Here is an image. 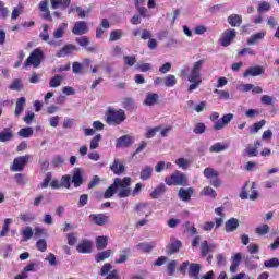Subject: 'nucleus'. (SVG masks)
I'll return each instance as SVG.
<instances>
[{
	"label": "nucleus",
	"instance_id": "nucleus-1",
	"mask_svg": "<svg viewBox=\"0 0 279 279\" xmlns=\"http://www.w3.org/2000/svg\"><path fill=\"white\" fill-rule=\"evenodd\" d=\"M132 178L125 177L123 179L116 178L113 183L105 191L102 197L104 199H110L114 197V194L118 193V197L125 198L132 195Z\"/></svg>",
	"mask_w": 279,
	"mask_h": 279
},
{
	"label": "nucleus",
	"instance_id": "nucleus-2",
	"mask_svg": "<svg viewBox=\"0 0 279 279\" xmlns=\"http://www.w3.org/2000/svg\"><path fill=\"white\" fill-rule=\"evenodd\" d=\"M206 60L201 59L194 62L190 74L187 75V82H190V86L187 88L189 93H193L196 88H199V84H202V69H204V64Z\"/></svg>",
	"mask_w": 279,
	"mask_h": 279
},
{
	"label": "nucleus",
	"instance_id": "nucleus-3",
	"mask_svg": "<svg viewBox=\"0 0 279 279\" xmlns=\"http://www.w3.org/2000/svg\"><path fill=\"white\" fill-rule=\"evenodd\" d=\"M167 186H186L189 184V178L186 174L174 171L170 177L165 178Z\"/></svg>",
	"mask_w": 279,
	"mask_h": 279
},
{
	"label": "nucleus",
	"instance_id": "nucleus-4",
	"mask_svg": "<svg viewBox=\"0 0 279 279\" xmlns=\"http://www.w3.org/2000/svg\"><path fill=\"white\" fill-rule=\"evenodd\" d=\"M43 60H45V52H43L40 48H36L26 59L24 66L25 69H27V66H34V69H38V66L43 64Z\"/></svg>",
	"mask_w": 279,
	"mask_h": 279
},
{
	"label": "nucleus",
	"instance_id": "nucleus-5",
	"mask_svg": "<svg viewBox=\"0 0 279 279\" xmlns=\"http://www.w3.org/2000/svg\"><path fill=\"white\" fill-rule=\"evenodd\" d=\"M125 121V111L123 110H118L114 111L111 108H109L107 118H106V123L108 125H121Z\"/></svg>",
	"mask_w": 279,
	"mask_h": 279
},
{
	"label": "nucleus",
	"instance_id": "nucleus-6",
	"mask_svg": "<svg viewBox=\"0 0 279 279\" xmlns=\"http://www.w3.org/2000/svg\"><path fill=\"white\" fill-rule=\"evenodd\" d=\"M235 38H236V29L229 28L221 34L219 38V44L221 45V47H230L232 43H234Z\"/></svg>",
	"mask_w": 279,
	"mask_h": 279
},
{
	"label": "nucleus",
	"instance_id": "nucleus-7",
	"mask_svg": "<svg viewBox=\"0 0 279 279\" xmlns=\"http://www.w3.org/2000/svg\"><path fill=\"white\" fill-rule=\"evenodd\" d=\"M29 158H32V155L16 157L11 166V171H23V169H25V167L27 166V162H29Z\"/></svg>",
	"mask_w": 279,
	"mask_h": 279
},
{
	"label": "nucleus",
	"instance_id": "nucleus-8",
	"mask_svg": "<svg viewBox=\"0 0 279 279\" xmlns=\"http://www.w3.org/2000/svg\"><path fill=\"white\" fill-rule=\"evenodd\" d=\"M88 32H90V28L86 21L76 22L72 28V34H74V36H84V34H88Z\"/></svg>",
	"mask_w": 279,
	"mask_h": 279
},
{
	"label": "nucleus",
	"instance_id": "nucleus-9",
	"mask_svg": "<svg viewBox=\"0 0 279 279\" xmlns=\"http://www.w3.org/2000/svg\"><path fill=\"white\" fill-rule=\"evenodd\" d=\"M74 51H78L77 46L73 44H66L56 53L57 58H66V56H72Z\"/></svg>",
	"mask_w": 279,
	"mask_h": 279
},
{
	"label": "nucleus",
	"instance_id": "nucleus-10",
	"mask_svg": "<svg viewBox=\"0 0 279 279\" xmlns=\"http://www.w3.org/2000/svg\"><path fill=\"white\" fill-rule=\"evenodd\" d=\"M232 119H234L233 113H227V114L222 116V118L220 120L215 122L214 130H216V131L223 130V128H226V125H230V122L232 121Z\"/></svg>",
	"mask_w": 279,
	"mask_h": 279
},
{
	"label": "nucleus",
	"instance_id": "nucleus-11",
	"mask_svg": "<svg viewBox=\"0 0 279 279\" xmlns=\"http://www.w3.org/2000/svg\"><path fill=\"white\" fill-rule=\"evenodd\" d=\"M193 195H195V189H193V187L179 189L178 197H179V199H181V202H186V203L191 202V197H193Z\"/></svg>",
	"mask_w": 279,
	"mask_h": 279
},
{
	"label": "nucleus",
	"instance_id": "nucleus-12",
	"mask_svg": "<svg viewBox=\"0 0 279 279\" xmlns=\"http://www.w3.org/2000/svg\"><path fill=\"white\" fill-rule=\"evenodd\" d=\"M265 74V68L260 65L248 68L244 74L243 77H258V75Z\"/></svg>",
	"mask_w": 279,
	"mask_h": 279
},
{
	"label": "nucleus",
	"instance_id": "nucleus-13",
	"mask_svg": "<svg viewBox=\"0 0 279 279\" xmlns=\"http://www.w3.org/2000/svg\"><path fill=\"white\" fill-rule=\"evenodd\" d=\"M78 254H90L93 252V242L90 240H83L76 246Z\"/></svg>",
	"mask_w": 279,
	"mask_h": 279
},
{
	"label": "nucleus",
	"instance_id": "nucleus-14",
	"mask_svg": "<svg viewBox=\"0 0 279 279\" xmlns=\"http://www.w3.org/2000/svg\"><path fill=\"white\" fill-rule=\"evenodd\" d=\"M132 145H134V138L130 135H122L116 143V147L118 148L132 147Z\"/></svg>",
	"mask_w": 279,
	"mask_h": 279
},
{
	"label": "nucleus",
	"instance_id": "nucleus-15",
	"mask_svg": "<svg viewBox=\"0 0 279 279\" xmlns=\"http://www.w3.org/2000/svg\"><path fill=\"white\" fill-rule=\"evenodd\" d=\"M89 219H92L96 226H106V223L110 221V217L106 216V214H92Z\"/></svg>",
	"mask_w": 279,
	"mask_h": 279
},
{
	"label": "nucleus",
	"instance_id": "nucleus-16",
	"mask_svg": "<svg viewBox=\"0 0 279 279\" xmlns=\"http://www.w3.org/2000/svg\"><path fill=\"white\" fill-rule=\"evenodd\" d=\"M72 184H74L75 189H80L84 184V178L82 177V168L74 169V173L72 175Z\"/></svg>",
	"mask_w": 279,
	"mask_h": 279
},
{
	"label": "nucleus",
	"instance_id": "nucleus-17",
	"mask_svg": "<svg viewBox=\"0 0 279 279\" xmlns=\"http://www.w3.org/2000/svg\"><path fill=\"white\" fill-rule=\"evenodd\" d=\"M201 271H202V265L197 263H191L187 269V276L193 279H199Z\"/></svg>",
	"mask_w": 279,
	"mask_h": 279
},
{
	"label": "nucleus",
	"instance_id": "nucleus-18",
	"mask_svg": "<svg viewBox=\"0 0 279 279\" xmlns=\"http://www.w3.org/2000/svg\"><path fill=\"white\" fill-rule=\"evenodd\" d=\"M109 169L114 173V175H123V173H125V166L121 163L119 159H114Z\"/></svg>",
	"mask_w": 279,
	"mask_h": 279
},
{
	"label": "nucleus",
	"instance_id": "nucleus-19",
	"mask_svg": "<svg viewBox=\"0 0 279 279\" xmlns=\"http://www.w3.org/2000/svg\"><path fill=\"white\" fill-rule=\"evenodd\" d=\"M215 247H217L216 244H209L206 240L203 241L201 243V255L206 257L207 255L211 254V252H215Z\"/></svg>",
	"mask_w": 279,
	"mask_h": 279
},
{
	"label": "nucleus",
	"instance_id": "nucleus-20",
	"mask_svg": "<svg viewBox=\"0 0 279 279\" xmlns=\"http://www.w3.org/2000/svg\"><path fill=\"white\" fill-rule=\"evenodd\" d=\"M181 247H182V241H180V240L172 241L167 246V254H168V256H172V254H178V252H180Z\"/></svg>",
	"mask_w": 279,
	"mask_h": 279
},
{
	"label": "nucleus",
	"instance_id": "nucleus-21",
	"mask_svg": "<svg viewBox=\"0 0 279 279\" xmlns=\"http://www.w3.org/2000/svg\"><path fill=\"white\" fill-rule=\"evenodd\" d=\"M167 193V185L165 183H160L156 186V189L150 193L151 199H158V197H162Z\"/></svg>",
	"mask_w": 279,
	"mask_h": 279
},
{
	"label": "nucleus",
	"instance_id": "nucleus-22",
	"mask_svg": "<svg viewBox=\"0 0 279 279\" xmlns=\"http://www.w3.org/2000/svg\"><path fill=\"white\" fill-rule=\"evenodd\" d=\"M225 230L226 232H235V230H239V219L236 218H230L225 222Z\"/></svg>",
	"mask_w": 279,
	"mask_h": 279
},
{
	"label": "nucleus",
	"instance_id": "nucleus-23",
	"mask_svg": "<svg viewBox=\"0 0 279 279\" xmlns=\"http://www.w3.org/2000/svg\"><path fill=\"white\" fill-rule=\"evenodd\" d=\"M151 175H154V167L145 166L144 168H142L140 178L141 180H143V182L151 180Z\"/></svg>",
	"mask_w": 279,
	"mask_h": 279
},
{
	"label": "nucleus",
	"instance_id": "nucleus-24",
	"mask_svg": "<svg viewBox=\"0 0 279 279\" xmlns=\"http://www.w3.org/2000/svg\"><path fill=\"white\" fill-rule=\"evenodd\" d=\"M12 138H14V132L11 128H5L0 132V143H9Z\"/></svg>",
	"mask_w": 279,
	"mask_h": 279
},
{
	"label": "nucleus",
	"instance_id": "nucleus-25",
	"mask_svg": "<svg viewBox=\"0 0 279 279\" xmlns=\"http://www.w3.org/2000/svg\"><path fill=\"white\" fill-rule=\"evenodd\" d=\"M229 25L231 27H241V23H243V17L239 14H231L227 19Z\"/></svg>",
	"mask_w": 279,
	"mask_h": 279
},
{
	"label": "nucleus",
	"instance_id": "nucleus-26",
	"mask_svg": "<svg viewBox=\"0 0 279 279\" xmlns=\"http://www.w3.org/2000/svg\"><path fill=\"white\" fill-rule=\"evenodd\" d=\"M154 247H156V242H142L136 245V250H140V252H144L146 254H149Z\"/></svg>",
	"mask_w": 279,
	"mask_h": 279
},
{
	"label": "nucleus",
	"instance_id": "nucleus-27",
	"mask_svg": "<svg viewBox=\"0 0 279 279\" xmlns=\"http://www.w3.org/2000/svg\"><path fill=\"white\" fill-rule=\"evenodd\" d=\"M25 97H21L16 100L14 110L15 117H21V114H23V111L25 110Z\"/></svg>",
	"mask_w": 279,
	"mask_h": 279
},
{
	"label": "nucleus",
	"instance_id": "nucleus-28",
	"mask_svg": "<svg viewBox=\"0 0 279 279\" xmlns=\"http://www.w3.org/2000/svg\"><path fill=\"white\" fill-rule=\"evenodd\" d=\"M265 38V32H258L256 34L251 35V37L247 39V45H257V43H260Z\"/></svg>",
	"mask_w": 279,
	"mask_h": 279
},
{
	"label": "nucleus",
	"instance_id": "nucleus-29",
	"mask_svg": "<svg viewBox=\"0 0 279 279\" xmlns=\"http://www.w3.org/2000/svg\"><path fill=\"white\" fill-rule=\"evenodd\" d=\"M158 99H160V96L156 93H148L146 95V98L144 100L145 106H154L158 104Z\"/></svg>",
	"mask_w": 279,
	"mask_h": 279
},
{
	"label": "nucleus",
	"instance_id": "nucleus-30",
	"mask_svg": "<svg viewBox=\"0 0 279 279\" xmlns=\"http://www.w3.org/2000/svg\"><path fill=\"white\" fill-rule=\"evenodd\" d=\"M130 254H132L130 248H123L121 251L120 258L114 260L116 265H123V263H126L128 256H130Z\"/></svg>",
	"mask_w": 279,
	"mask_h": 279
},
{
	"label": "nucleus",
	"instance_id": "nucleus-31",
	"mask_svg": "<svg viewBox=\"0 0 279 279\" xmlns=\"http://www.w3.org/2000/svg\"><path fill=\"white\" fill-rule=\"evenodd\" d=\"M66 27H69V24L61 23L59 27L53 32V38H64V32H66Z\"/></svg>",
	"mask_w": 279,
	"mask_h": 279
},
{
	"label": "nucleus",
	"instance_id": "nucleus-32",
	"mask_svg": "<svg viewBox=\"0 0 279 279\" xmlns=\"http://www.w3.org/2000/svg\"><path fill=\"white\" fill-rule=\"evenodd\" d=\"M96 247L97 250H106L108 247V236L100 235L96 238Z\"/></svg>",
	"mask_w": 279,
	"mask_h": 279
},
{
	"label": "nucleus",
	"instance_id": "nucleus-33",
	"mask_svg": "<svg viewBox=\"0 0 279 279\" xmlns=\"http://www.w3.org/2000/svg\"><path fill=\"white\" fill-rule=\"evenodd\" d=\"M266 123H267V121H265V120H260L259 122L254 123L250 128V134H258V132H260V130H263V128H265Z\"/></svg>",
	"mask_w": 279,
	"mask_h": 279
},
{
	"label": "nucleus",
	"instance_id": "nucleus-34",
	"mask_svg": "<svg viewBox=\"0 0 279 279\" xmlns=\"http://www.w3.org/2000/svg\"><path fill=\"white\" fill-rule=\"evenodd\" d=\"M109 256H112V250H106L100 253H98L95 256L96 263H102V260H106Z\"/></svg>",
	"mask_w": 279,
	"mask_h": 279
},
{
	"label": "nucleus",
	"instance_id": "nucleus-35",
	"mask_svg": "<svg viewBox=\"0 0 279 279\" xmlns=\"http://www.w3.org/2000/svg\"><path fill=\"white\" fill-rule=\"evenodd\" d=\"M264 267L267 269H278L279 267V259L277 257H272L268 260L264 262Z\"/></svg>",
	"mask_w": 279,
	"mask_h": 279
},
{
	"label": "nucleus",
	"instance_id": "nucleus-36",
	"mask_svg": "<svg viewBox=\"0 0 279 279\" xmlns=\"http://www.w3.org/2000/svg\"><path fill=\"white\" fill-rule=\"evenodd\" d=\"M163 84L167 88H173V86H175V84H178V78H175V75L169 74L163 80Z\"/></svg>",
	"mask_w": 279,
	"mask_h": 279
},
{
	"label": "nucleus",
	"instance_id": "nucleus-37",
	"mask_svg": "<svg viewBox=\"0 0 279 279\" xmlns=\"http://www.w3.org/2000/svg\"><path fill=\"white\" fill-rule=\"evenodd\" d=\"M122 106L124 110H136V104L134 102V98H124Z\"/></svg>",
	"mask_w": 279,
	"mask_h": 279
},
{
	"label": "nucleus",
	"instance_id": "nucleus-38",
	"mask_svg": "<svg viewBox=\"0 0 279 279\" xmlns=\"http://www.w3.org/2000/svg\"><path fill=\"white\" fill-rule=\"evenodd\" d=\"M226 149H228V145L216 143L213 146H210L209 151L214 154H219L221 151H226Z\"/></svg>",
	"mask_w": 279,
	"mask_h": 279
},
{
	"label": "nucleus",
	"instance_id": "nucleus-39",
	"mask_svg": "<svg viewBox=\"0 0 279 279\" xmlns=\"http://www.w3.org/2000/svg\"><path fill=\"white\" fill-rule=\"evenodd\" d=\"M201 195H204L205 197H211V199H215L217 197V192L213 187L206 186L202 190Z\"/></svg>",
	"mask_w": 279,
	"mask_h": 279
},
{
	"label": "nucleus",
	"instance_id": "nucleus-40",
	"mask_svg": "<svg viewBox=\"0 0 279 279\" xmlns=\"http://www.w3.org/2000/svg\"><path fill=\"white\" fill-rule=\"evenodd\" d=\"M214 93L215 95H218V99H221L223 101L232 99V97H230V92L228 90L215 89Z\"/></svg>",
	"mask_w": 279,
	"mask_h": 279
},
{
	"label": "nucleus",
	"instance_id": "nucleus-41",
	"mask_svg": "<svg viewBox=\"0 0 279 279\" xmlns=\"http://www.w3.org/2000/svg\"><path fill=\"white\" fill-rule=\"evenodd\" d=\"M17 134L22 138H29V136L34 135V129H32V126L21 129Z\"/></svg>",
	"mask_w": 279,
	"mask_h": 279
},
{
	"label": "nucleus",
	"instance_id": "nucleus-42",
	"mask_svg": "<svg viewBox=\"0 0 279 279\" xmlns=\"http://www.w3.org/2000/svg\"><path fill=\"white\" fill-rule=\"evenodd\" d=\"M122 37H123V31L114 29L110 33L109 40L110 43H114L117 40H121Z\"/></svg>",
	"mask_w": 279,
	"mask_h": 279
},
{
	"label": "nucleus",
	"instance_id": "nucleus-43",
	"mask_svg": "<svg viewBox=\"0 0 279 279\" xmlns=\"http://www.w3.org/2000/svg\"><path fill=\"white\" fill-rule=\"evenodd\" d=\"M63 80H64V77L62 75H56L49 82L50 88H58V86H60L62 84Z\"/></svg>",
	"mask_w": 279,
	"mask_h": 279
},
{
	"label": "nucleus",
	"instance_id": "nucleus-44",
	"mask_svg": "<svg viewBox=\"0 0 279 279\" xmlns=\"http://www.w3.org/2000/svg\"><path fill=\"white\" fill-rule=\"evenodd\" d=\"M101 142V134L95 135L89 143V149L95 150L99 147V143Z\"/></svg>",
	"mask_w": 279,
	"mask_h": 279
},
{
	"label": "nucleus",
	"instance_id": "nucleus-45",
	"mask_svg": "<svg viewBox=\"0 0 279 279\" xmlns=\"http://www.w3.org/2000/svg\"><path fill=\"white\" fill-rule=\"evenodd\" d=\"M203 173H204L205 178H207V180H210L213 178H219V172H217L213 168H206Z\"/></svg>",
	"mask_w": 279,
	"mask_h": 279
},
{
	"label": "nucleus",
	"instance_id": "nucleus-46",
	"mask_svg": "<svg viewBox=\"0 0 279 279\" xmlns=\"http://www.w3.org/2000/svg\"><path fill=\"white\" fill-rule=\"evenodd\" d=\"M75 43H77V45H78L80 47H84V49H86L87 46L90 45V38H88V37H86V36L77 37V38L75 39Z\"/></svg>",
	"mask_w": 279,
	"mask_h": 279
},
{
	"label": "nucleus",
	"instance_id": "nucleus-47",
	"mask_svg": "<svg viewBox=\"0 0 279 279\" xmlns=\"http://www.w3.org/2000/svg\"><path fill=\"white\" fill-rule=\"evenodd\" d=\"M20 219L23 223H29L36 221V216H34V214H20Z\"/></svg>",
	"mask_w": 279,
	"mask_h": 279
},
{
	"label": "nucleus",
	"instance_id": "nucleus-48",
	"mask_svg": "<svg viewBox=\"0 0 279 279\" xmlns=\"http://www.w3.org/2000/svg\"><path fill=\"white\" fill-rule=\"evenodd\" d=\"M255 232L259 236H265V234H269V227L268 225H262L255 229Z\"/></svg>",
	"mask_w": 279,
	"mask_h": 279
},
{
	"label": "nucleus",
	"instance_id": "nucleus-49",
	"mask_svg": "<svg viewBox=\"0 0 279 279\" xmlns=\"http://www.w3.org/2000/svg\"><path fill=\"white\" fill-rule=\"evenodd\" d=\"M10 223H12V219L7 218L4 220V225H3L2 230L0 231V236H7L8 235V232H10Z\"/></svg>",
	"mask_w": 279,
	"mask_h": 279
},
{
	"label": "nucleus",
	"instance_id": "nucleus-50",
	"mask_svg": "<svg viewBox=\"0 0 279 279\" xmlns=\"http://www.w3.org/2000/svg\"><path fill=\"white\" fill-rule=\"evenodd\" d=\"M175 165L179 166L180 169H183L184 171H186V169H189V165H191V162L189 161V159L179 158L175 160Z\"/></svg>",
	"mask_w": 279,
	"mask_h": 279
},
{
	"label": "nucleus",
	"instance_id": "nucleus-51",
	"mask_svg": "<svg viewBox=\"0 0 279 279\" xmlns=\"http://www.w3.org/2000/svg\"><path fill=\"white\" fill-rule=\"evenodd\" d=\"M270 10L271 4H269L267 1L260 2L257 8V12H259V14H263V12H269Z\"/></svg>",
	"mask_w": 279,
	"mask_h": 279
},
{
	"label": "nucleus",
	"instance_id": "nucleus-52",
	"mask_svg": "<svg viewBox=\"0 0 279 279\" xmlns=\"http://www.w3.org/2000/svg\"><path fill=\"white\" fill-rule=\"evenodd\" d=\"M9 88L11 90H23V83H21V78H14Z\"/></svg>",
	"mask_w": 279,
	"mask_h": 279
},
{
	"label": "nucleus",
	"instance_id": "nucleus-53",
	"mask_svg": "<svg viewBox=\"0 0 279 279\" xmlns=\"http://www.w3.org/2000/svg\"><path fill=\"white\" fill-rule=\"evenodd\" d=\"M21 234H23L24 241H29V239L34 236V230H32V227H25V229L21 231Z\"/></svg>",
	"mask_w": 279,
	"mask_h": 279
},
{
	"label": "nucleus",
	"instance_id": "nucleus-54",
	"mask_svg": "<svg viewBox=\"0 0 279 279\" xmlns=\"http://www.w3.org/2000/svg\"><path fill=\"white\" fill-rule=\"evenodd\" d=\"M250 191H251V194H250V199L252 202H254L255 199H258V192H256V183L255 182H252L251 185H250Z\"/></svg>",
	"mask_w": 279,
	"mask_h": 279
},
{
	"label": "nucleus",
	"instance_id": "nucleus-55",
	"mask_svg": "<svg viewBox=\"0 0 279 279\" xmlns=\"http://www.w3.org/2000/svg\"><path fill=\"white\" fill-rule=\"evenodd\" d=\"M72 71L75 73V75L80 73H84V65L77 61L72 63Z\"/></svg>",
	"mask_w": 279,
	"mask_h": 279
},
{
	"label": "nucleus",
	"instance_id": "nucleus-56",
	"mask_svg": "<svg viewBox=\"0 0 279 279\" xmlns=\"http://www.w3.org/2000/svg\"><path fill=\"white\" fill-rule=\"evenodd\" d=\"M160 130H162L160 126L148 129L147 132L145 133V137L154 138V136H156V134H158V132H160Z\"/></svg>",
	"mask_w": 279,
	"mask_h": 279
},
{
	"label": "nucleus",
	"instance_id": "nucleus-57",
	"mask_svg": "<svg viewBox=\"0 0 279 279\" xmlns=\"http://www.w3.org/2000/svg\"><path fill=\"white\" fill-rule=\"evenodd\" d=\"M109 271H112V264L106 263L99 271V276H109Z\"/></svg>",
	"mask_w": 279,
	"mask_h": 279
},
{
	"label": "nucleus",
	"instance_id": "nucleus-58",
	"mask_svg": "<svg viewBox=\"0 0 279 279\" xmlns=\"http://www.w3.org/2000/svg\"><path fill=\"white\" fill-rule=\"evenodd\" d=\"M147 206H149V203H140L135 206V213L138 215H145V210L147 209Z\"/></svg>",
	"mask_w": 279,
	"mask_h": 279
},
{
	"label": "nucleus",
	"instance_id": "nucleus-59",
	"mask_svg": "<svg viewBox=\"0 0 279 279\" xmlns=\"http://www.w3.org/2000/svg\"><path fill=\"white\" fill-rule=\"evenodd\" d=\"M194 134H204L206 132V124L199 122L193 129Z\"/></svg>",
	"mask_w": 279,
	"mask_h": 279
},
{
	"label": "nucleus",
	"instance_id": "nucleus-60",
	"mask_svg": "<svg viewBox=\"0 0 279 279\" xmlns=\"http://www.w3.org/2000/svg\"><path fill=\"white\" fill-rule=\"evenodd\" d=\"M61 186L64 189H71V175L66 174L61 178Z\"/></svg>",
	"mask_w": 279,
	"mask_h": 279
},
{
	"label": "nucleus",
	"instance_id": "nucleus-61",
	"mask_svg": "<svg viewBox=\"0 0 279 279\" xmlns=\"http://www.w3.org/2000/svg\"><path fill=\"white\" fill-rule=\"evenodd\" d=\"M123 59L126 66H134L136 64V57L134 56H124Z\"/></svg>",
	"mask_w": 279,
	"mask_h": 279
},
{
	"label": "nucleus",
	"instance_id": "nucleus-62",
	"mask_svg": "<svg viewBox=\"0 0 279 279\" xmlns=\"http://www.w3.org/2000/svg\"><path fill=\"white\" fill-rule=\"evenodd\" d=\"M36 247L39 252H47V240L40 239L36 243Z\"/></svg>",
	"mask_w": 279,
	"mask_h": 279
},
{
	"label": "nucleus",
	"instance_id": "nucleus-63",
	"mask_svg": "<svg viewBox=\"0 0 279 279\" xmlns=\"http://www.w3.org/2000/svg\"><path fill=\"white\" fill-rule=\"evenodd\" d=\"M15 181L20 186H25V184H27V179H25V174L23 173H16Z\"/></svg>",
	"mask_w": 279,
	"mask_h": 279
},
{
	"label": "nucleus",
	"instance_id": "nucleus-64",
	"mask_svg": "<svg viewBox=\"0 0 279 279\" xmlns=\"http://www.w3.org/2000/svg\"><path fill=\"white\" fill-rule=\"evenodd\" d=\"M63 165H64V159L62 158V156L60 155L54 156V158L52 159V166L62 167Z\"/></svg>",
	"mask_w": 279,
	"mask_h": 279
}]
</instances>
